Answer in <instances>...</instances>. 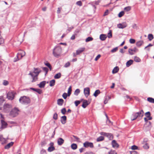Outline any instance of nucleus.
<instances>
[{
	"mask_svg": "<svg viewBox=\"0 0 154 154\" xmlns=\"http://www.w3.org/2000/svg\"><path fill=\"white\" fill-rule=\"evenodd\" d=\"M34 69L33 72H30L29 74V75H30L32 78V82L37 80V76L39 73L41 72V70L39 68H34Z\"/></svg>",
	"mask_w": 154,
	"mask_h": 154,
	"instance_id": "nucleus-1",
	"label": "nucleus"
},
{
	"mask_svg": "<svg viewBox=\"0 0 154 154\" xmlns=\"http://www.w3.org/2000/svg\"><path fill=\"white\" fill-rule=\"evenodd\" d=\"M62 52V49L60 46L56 47L53 50V54L56 57H59Z\"/></svg>",
	"mask_w": 154,
	"mask_h": 154,
	"instance_id": "nucleus-2",
	"label": "nucleus"
},
{
	"mask_svg": "<svg viewBox=\"0 0 154 154\" xmlns=\"http://www.w3.org/2000/svg\"><path fill=\"white\" fill-rule=\"evenodd\" d=\"M19 101L21 103L26 105L29 103L30 102L29 98L25 96L21 97L19 99Z\"/></svg>",
	"mask_w": 154,
	"mask_h": 154,
	"instance_id": "nucleus-3",
	"label": "nucleus"
},
{
	"mask_svg": "<svg viewBox=\"0 0 154 154\" xmlns=\"http://www.w3.org/2000/svg\"><path fill=\"white\" fill-rule=\"evenodd\" d=\"M19 111V110L17 108L15 107L11 110L9 115L13 117H15L18 115Z\"/></svg>",
	"mask_w": 154,
	"mask_h": 154,
	"instance_id": "nucleus-4",
	"label": "nucleus"
},
{
	"mask_svg": "<svg viewBox=\"0 0 154 154\" xmlns=\"http://www.w3.org/2000/svg\"><path fill=\"white\" fill-rule=\"evenodd\" d=\"M25 54V52L22 50H20V52L17 54V58H15L14 60V62H15L19 60L18 57L20 56H21V58H22L23 56H24Z\"/></svg>",
	"mask_w": 154,
	"mask_h": 154,
	"instance_id": "nucleus-5",
	"label": "nucleus"
},
{
	"mask_svg": "<svg viewBox=\"0 0 154 154\" xmlns=\"http://www.w3.org/2000/svg\"><path fill=\"white\" fill-rule=\"evenodd\" d=\"M15 93L13 91H10L8 92L7 94V97L8 99L12 100L14 97Z\"/></svg>",
	"mask_w": 154,
	"mask_h": 154,
	"instance_id": "nucleus-6",
	"label": "nucleus"
},
{
	"mask_svg": "<svg viewBox=\"0 0 154 154\" xmlns=\"http://www.w3.org/2000/svg\"><path fill=\"white\" fill-rule=\"evenodd\" d=\"M100 134L101 135L106 136L110 140H112L113 138V135L111 133H106L104 132H101L100 133Z\"/></svg>",
	"mask_w": 154,
	"mask_h": 154,
	"instance_id": "nucleus-7",
	"label": "nucleus"
},
{
	"mask_svg": "<svg viewBox=\"0 0 154 154\" xmlns=\"http://www.w3.org/2000/svg\"><path fill=\"white\" fill-rule=\"evenodd\" d=\"M11 105L6 104L4 106V111L5 112H8L12 108Z\"/></svg>",
	"mask_w": 154,
	"mask_h": 154,
	"instance_id": "nucleus-8",
	"label": "nucleus"
},
{
	"mask_svg": "<svg viewBox=\"0 0 154 154\" xmlns=\"http://www.w3.org/2000/svg\"><path fill=\"white\" fill-rule=\"evenodd\" d=\"M84 93L85 96L86 97H88L90 94V90L88 87H87L84 88Z\"/></svg>",
	"mask_w": 154,
	"mask_h": 154,
	"instance_id": "nucleus-9",
	"label": "nucleus"
},
{
	"mask_svg": "<svg viewBox=\"0 0 154 154\" xmlns=\"http://www.w3.org/2000/svg\"><path fill=\"white\" fill-rule=\"evenodd\" d=\"M84 146L87 148L90 147L91 148H93L94 147V145L93 143L91 142H88L86 141L83 144Z\"/></svg>",
	"mask_w": 154,
	"mask_h": 154,
	"instance_id": "nucleus-10",
	"label": "nucleus"
},
{
	"mask_svg": "<svg viewBox=\"0 0 154 154\" xmlns=\"http://www.w3.org/2000/svg\"><path fill=\"white\" fill-rule=\"evenodd\" d=\"M49 145L50 146L48 149V151L49 152H51L54 150L55 149V147L53 146L54 143L53 142H51Z\"/></svg>",
	"mask_w": 154,
	"mask_h": 154,
	"instance_id": "nucleus-11",
	"label": "nucleus"
},
{
	"mask_svg": "<svg viewBox=\"0 0 154 154\" xmlns=\"http://www.w3.org/2000/svg\"><path fill=\"white\" fill-rule=\"evenodd\" d=\"M127 26V24L125 23L122 24L119 23L117 25V27L120 29H124Z\"/></svg>",
	"mask_w": 154,
	"mask_h": 154,
	"instance_id": "nucleus-12",
	"label": "nucleus"
},
{
	"mask_svg": "<svg viewBox=\"0 0 154 154\" xmlns=\"http://www.w3.org/2000/svg\"><path fill=\"white\" fill-rule=\"evenodd\" d=\"M137 50L136 48H134L133 49H128V52L131 55H132L134 54Z\"/></svg>",
	"mask_w": 154,
	"mask_h": 154,
	"instance_id": "nucleus-13",
	"label": "nucleus"
},
{
	"mask_svg": "<svg viewBox=\"0 0 154 154\" xmlns=\"http://www.w3.org/2000/svg\"><path fill=\"white\" fill-rule=\"evenodd\" d=\"M85 50V48H79L76 51V55H79L82 52L84 51Z\"/></svg>",
	"mask_w": 154,
	"mask_h": 154,
	"instance_id": "nucleus-14",
	"label": "nucleus"
},
{
	"mask_svg": "<svg viewBox=\"0 0 154 154\" xmlns=\"http://www.w3.org/2000/svg\"><path fill=\"white\" fill-rule=\"evenodd\" d=\"M66 116H62L61 118L60 121L63 124H64L66 122Z\"/></svg>",
	"mask_w": 154,
	"mask_h": 154,
	"instance_id": "nucleus-15",
	"label": "nucleus"
},
{
	"mask_svg": "<svg viewBox=\"0 0 154 154\" xmlns=\"http://www.w3.org/2000/svg\"><path fill=\"white\" fill-rule=\"evenodd\" d=\"M89 104V103H88L87 100H85L83 101L82 106L83 108H85L88 104Z\"/></svg>",
	"mask_w": 154,
	"mask_h": 154,
	"instance_id": "nucleus-16",
	"label": "nucleus"
},
{
	"mask_svg": "<svg viewBox=\"0 0 154 154\" xmlns=\"http://www.w3.org/2000/svg\"><path fill=\"white\" fill-rule=\"evenodd\" d=\"M0 141L1 142V143L2 144L6 143H7L6 140L1 136H0Z\"/></svg>",
	"mask_w": 154,
	"mask_h": 154,
	"instance_id": "nucleus-17",
	"label": "nucleus"
},
{
	"mask_svg": "<svg viewBox=\"0 0 154 154\" xmlns=\"http://www.w3.org/2000/svg\"><path fill=\"white\" fill-rule=\"evenodd\" d=\"M112 144L113 147L118 148L119 147V145L116 143V141L115 140H113L112 142Z\"/></svg>",
	"mask_w": 154,
	"mask_h": 154,
	"instance_id": "nucleus-18",
	"label": "nucleus"
},
{
	"mask_svg": "<svg viewBox=\"0 0 154 154\" xmlns=\"http://www.w3.org/2000/svg\"><path fill=\"white\" fill-rule=\"evenodd\" d=\"M107 38L106 35V34H102L100 35V38L101 41L105 40Z\"/></svg>",
	"mask_w": 154,
	"mask_h": 154,
	"instance_id": "nucleus-19",
	"label": "nucleus"
},
{
	"mask_svg": "<svg viewBox=\"0 0 154 154\" xmlns=\"http://www.w3.org/2000/svg\"><path fill=\"white\" fill-rule=\"evenodd\" d=\"M46 84V81H43L41 82L38 85L39 87L40 88H43L44 87L45 85Z\"/></svg>",
	"mask_w": 154,
	"mask_h": 154,
	"instance_id": "nucleus-20",
	"label": "nucleus"
},
{
	"mask_svg": "<svg viewBox=\"0 0 154 154\" xmlns=\"http://www.w3.org/2000/svg\"><path fill=\"white\" fill-rule=\"evenodd\" d=\"M145 115L149 120H151L152 119V117L150 116V113L149 112H146L145 113Z\"/></svg>",
	"mask_w": 154,
	"mask_h": 154,
	"instance_id": "nucleus-21",
	"label": "nucleus"
},
{
	"mask_svg": "<svg viewBox=\"0 0 154 154\" xmlns=\"http://www.w3.org/2000/svg\"><path fill=\"white\" fill-rule=\"evenodd\" d=\"M64 140L62 138H59L57 140V143L59 145H62L64 143Z\"/></svg>",
	"mask_w": 154,
	"mask_h": 154,
	"instance_id": "nucleus-22",
	"label": "nucleus"
},
{
	"mask_svg": "<svg viewBox=\"0 0 154 154\" xmlns=\"http://www.w3.org/2000/svg\"><path fill=\"white\" fill-rule=\"evenodd\" d=\"M64 102V100L62 99H59L57 100V103L59 106L63 105Z\"/></svg>",
	"mask_w": 154,
	"mask_h": 154,
	"instance_id": "nucleus-23",
	"label": "nucleus"
},
{
	"mask_svg": "<svg viewBox=\"0 0 154 154\" xmlns=\"http://www.w3.org/2000/svg\"><path fill=\"white\" fill-rule=\"evenodd\" d=\"M30 89L36 92L39 94H41L42 93V90L39 89H36L33 88H30Z\"/></svg>",
	"mask_w": 154,
	"mask_h": 154,
	"instance_id": "nucleus-24",
	"label": "nucleus"
},
{
	"mask_svg": "<svg viewBox=\"0 0 154 154\" xmlns=\"http://www.w3.org/2000/svg\"><path fill=\"white\" fill-rule=\"evenodd\" d=\"M1 123L2 125V128H5L6 127L7 125V123L3 120H1Z\"/></svg>",
	"mask_w": 154,
	"mask_h": 154,
	"instance_id": "nucleus-25",
	"label": "nucleus"
},
{
	"mask_svg": "<svg viewBox=\"0 0 154 154\" xmlns=\"http://www.w3.org/2000/svg\"><path fill=\"white\" fill-rule=\"evenodd\" d=\"M13 144L14 143L12 142H11L6 145L5 146V149H8L13 145Z\"/></svg>",
	"mask_w": 154,
	"mask_h": 154,
	"instance_id": "nucleus-26",
	"label": "nucleus"
},
{
	"mask_svg": "<svg viewBox=\"0 0 154 154\" xmlns=\"http://www.w3.org/2000/svg\"><path fill=\"white\" fill-rule=\"evenodd\" d=\"M138 117H142L143 115L144 112L143 110H142L136 113Z\"/></svg>",
	"mask_w": 154,
	"mask_h": 154,
	"instance_id": "nucleus-27",
	"label": "nucleus"
},
{
	"mask_svg": "<svg viewBox=\"0 0 154 154\" xmlns=\"http://www.w3.org/2000/svg\"><path fill=\"white\" fill-rule=\"evenodd\" d=\"M143 43L144 42L143 41L140 40L137 42L136 45L137 46L140 47L143 44Z\"/></svg>",
	"mask_w": 154,
	"mask_h": 154,
	"instance_id": "nucleus-28",
	"label": "nucleus"
},
{
	"mask_svg": "<svg viewBox=\"0 0 154 154\" xmlns=\"http://www.w3.org/2000/svg\"><path fill=\"white\" fill-rule=\"evenodd\" d=\"M133 60H130L128 61L126 63V66L127 67H129L133 64Z\"/></svg>",
	"mask_w": 154,
	"mask_h": 154,
	"instance_id": "nucleus-29",
	"label": "nucleus"
},
{
	"mask_svg": "<svg viewBox=\"0 0 154 154\" xmlns=\"http://www.w3.org/2000/svg\"><path fill=\"white\" fill-rule=\"evenodd\" d=\"M144 125L145 127H146V126L147 125L149 129H150L152 127L151 122L149 121L146 122Z\"/></svg>",
	"mask_w": 154,
	"mask_h": 154,
	"instance_id": "nucleus-30",
	"label": "nucleus"
},
{
	"mask_svg": "<svg viewBox=\"0 0 154 154\" xmlns=\"http://www.w3.org/2000/svg\"><path fill=\"white\" fill-rule=\"evenodd\" d=\"M119 70V68L118 66L115 67L112 71V73L113 74L117 73Z\"/></svg>",
	"mask_w": 154,
	"mask_h": 154,
	"instance_id": "nucleus-31",
	"label": "nucleus"
},
{
	"mask_svg": "<svg viewBox=\"0 0 154 154\" xmlns=\"http://www.w3.org/2000/svg\"><path fill=\"white\" fill-rule=\"evenodd\" d=\"M136 113H134L133 114L132 116V117L133 118V119H131V120L133 121L135 119H136L137 117H138L137 115V114Z\"/></svg>",
	"mask_w": 154,
	"mask_h": 154,
	"instance_id": "nucleus-32",
	"label": "nucleus"
},
{
	"mask_svg": "<svg viewBox=\"0 0 154 154\" xmlns=\"http://www.w3.org/2000/svg\"><path fill=\"white\" fill-rule=\"evenodd\" d=\"M61 76V74L60 72H59L56 74L54 76V78L55 79H58L60 78Z\"/></svg>",
	"mask_w": 154,
	"mask_h": 154,
	"instance_id": "nucleus-33",
	"label": "nucleus"
},
{
	"mask_svg": "<svg viewBox=\"0 0 154 154\" xmlns=\"http://www.w3.org/2000/svg\"><path fill=\"white\" fill-rule=\"evenodd\" d=\"M50 84L49 85L51 86L52 87L54 86L55 85V80L54 79H53L50 81L49 82Z\"/></svg>",
	"mask_w": 154,
	"mask_h": 154,
	"instance_id": "nucleus-34",
	"label": "nucleus"
},
{
	"mask_svg": "<svg viewBox=\"0 0 154 154\" xmlns=\"http://www.w3.org/2000/svg\"><path fill=\"white\" fill-rule=\"evenodd\" d=\"M100 93V91L99 90H96L94 93V96L95 97H97L98 95Z\"/></svg>",
	"mask_w": 154,
	"mask_h": 154,
	"instance_id": "nucleus-35",
	"label": "nucleus"
},
{
	"mask_svg": "<svg viewBox=\"0 0 154 154\" xmlns=\"http://www.w3.org/2000/svg\"><path fill=\"white\" fill-rule=\"evenodd\" d=\"M104 137L102 136H101L97 138V142L101 141L103 140H104Z\"/></svg>",
	"mask_w": 154,
	"mask_h": 154,
	"instance_id": "nucleus-36",
	"label": "nucleus"
},
{
	"mask_svg": "<svg viewBox=\"0 0 154 154\" xmlns=\"http://www.w3.org/2000/svg\"><path fill=\"white\" fill-rule=\"evenodd\" d=\"M147 101L149 102L154 103V99L152 97H148L147 99Z\"/></svg>",
	"mask_w": 154,
	"mask_h": 154,
	"instance_id": "nucleus-37",
	"label": "nucleus"
},
{
	"mask_svg": "<svg viewBox=\"0 0 154 154\" xmlns=\"http://www.w3.org/2000/svg\"><path fill=\"white\" fill-rule=\"evenodd\" d=\"M77 145L75 143H72L71 145V147L73 149L75 150L77 148Z\"/></svg>",
	"mask_w": 154,
	"mask_h": 154,
	"instance_id": "nucleus-38",
	"label": "nucleus"
},
{
	"mask_svg": "<svg viewBox=\"0 0 154 154\" xmlns=\"http://www.w3.org/2000/svg\"><path fill=\"white\" fill-rule=\"evenodd\" d=\"M148 38L149 40L151 41L153 38V35L151 34H149L148 35Z\"/></svg>",
	"mask_w": 154,
	"mask_h": 154,
	"instance_id": "nucleus-39",
	"label": "nucleus"
},
{
	"mask_svg": "<svg viewBox=\"0 0 154 154\" xmlns=\"http://www.w3.org/2000/svg\"><path fill=\"white\" fill-rule=\"evenodd\" d=\"M144 144L143 146V148L146 149H148L149 148V146L148 144L147 143H143Z\"/></svg>",
	"mask_w": 154,
	"mask_h": 154,
	"instance_id": "nucleus-40",
	"label": "nucleus"
},
{
	"mask_svg": "<svg viewBox=\"0 0 154 154\" xmlns=\"http://www.w3.org/2000/svg\"><path fill=\"white\" fill-rule=\"evenodd\" d=\"M71 88V86H70L68 89L67 96H69L71 94L72 91Z\"/></svg>",
	"mask_w": 154,
	"mask_h": 154,
	"instance_id": "nucleus-41",
	"label": "nucleus"
},
{
	"mask_svg": "<svg viewBox=\"0 0 154 154\" xmlns=\"http://www.w3.org/2000/svg\"><path fill=\"white\" fill-rule=\"evenodd\" d=\"M42 68L43 69V71L45 72V75H46L48 72V69L46 67H42Z\"/></svg>",
	"mask_w": 154,
	"mask_h": 154,
	"instance_id": "nucleus-42",
	"label": "nucleus"
},
{
	"mask_svg": "<svg viewBox=\"0 0 154 154\" xmlns=\"http://www.w3.org/2000/svg\"><path fill=\"white\" fill-rule=\"evenodd\" d=\"M134 61L137 62H139L141 61L140 59L138 57L136 56L134 57Z\"/></svg>",
	"mask_w": 154,
	"mask_h": 154,
	"instance_id": "nucleus-43",
	"label": "nucleus"
},
{
	"mask_svg": "<svg viewBox=\"0 0 154 154\" xmlns=\"http://www.w3.org/2000/svg\"><path fill=\"white\" fill-rule=\"evenodd\" d=\"M80 92V90L79 89H76L74 92V94L75 95H78Z\"/></svg>",
	"mask_w": 154,
	"mask_h": 154,
	"instance_id": "nucleus-44",
	"label": "nucleus"
},
{
	"mask_svg": "<svg viewBox=\"0 0 154 154\" xmlns=\"http://www.w3.org/2000/svg\"><path fill=\"white\" fill-rule=\"evenodd\" d=\"M107 37L109 38H110L112 37V31L111 30H110L109 32L108 33Z\"/></svg>",
	"mask_w": 154,
	"mask_h": 154,
	"instance_id": "nucleus-45",
	"label": "nucleus"
},
{
	"mask_svg": "<svg viewBox=\"0 0 154 154\" xmlns=\"http://www.w3.org/2000/svg\"><path fill=\"white\" fill-rule=\"evenodd\" d=\"M93 40V38L91 37H88L85 40V41L88 42L89 41H92Z\"/></svg>",
	"mask_w": 154,
	"mask_h": 154,
	"instance_id": "nucleus-46",
	"label": "nucleus"
},
{
	"mask_svg": "<svg viewBox=\"0 0 154 154\" xmlns=\"http://www.w3.org/2000/svg\"><path fill=\"white\" fill-rule=\"evenodd\" d=\"M124 10L126 11H128L130 10L131 9V7L130 6H128L125 7L124 9Z\"/></svg>",
	"mask_w": 154,
	"mask_h": 154,
	"instance_id": "nucleus-47",
	"label": "nucleus"
},
{
	"mask_svg": "<svg viewBox=\"0 0 154 154\" xmlns=\"http://www.w3.org/2000/svg\"><path fill=\"white\" fill-rule=\"evenodd\" d=\"M124 14V12L123 11L120 12L118 14V16L119 17H122Z\"/></svg>",
	"mask_w": 154,
	"mask_h": 154,
	"instance_id": "nucleus-48",
	"label": "nucleus"
},
{
	"mask_svg": "<svg viewBox=\"0 0 154 154\" xmlns=\"http://www.w3.org/2000/svg\"><path fill=\"white\" fill-rule=\"evenodd\" d=\"M45 65L47 66L50 69V70H51V64L49 63H45Z\"/></svg>",
	"mask_w": 154,
	"mask_h": 154,
	"instance_id": "nucleus-49",
	"label": "nucleus"
},
{
	"mask_svg": "<svg viewBox=\"0 0 154 154\" xmlns=\"http://www.w3.org/2000/svg\"><path fill=\"white\" fill-rule=\"evenodd\" d=\"M8 82L6 80H4L3 83V84L5 86H6L8 84Z\"/></svg>",
	"mask_w": 154,
	"mask_h": 154,
	"instance_id": "nucleus-50",
	"label": "nucleus"
},
{
	"mask_svg": "<svg viewBox=\"0 0 154 154\" xmlns=\"http://www.w3.org/2000/svg\"><path fill=\"white\" fill-rule=\"evenodd\" d=\"M66 112V110L65 108H63L61 110V113L63 115L65 114Z\"/></svg>",
	"mask_w": 154,
	"mask_h": 154,
	"instance_id": "nucleus-51",
	"label": "nucleus"
},
{
	"mask_svg": "<svg viewBox=\"0 0 154 154\" xmlns=\"http://www.w3.org/2000/svg\"><path fill=\"white\" fill-rule=\"evenodd\" d=\"M109 154H117V152L115 150H111L109 152Z\"/></svg>",
	"mask_w": 154,
	"mask_h": 154,
	"instance_id": "nucleus-52",
	"label": "nucleus"
},
{
	"mask_svg": "<svg viewBox=\"0 0 154 154\" xmlns=\"http://www.w3.org/2000/svg\"><path fill=\"white\" fill-rule=\"evenodd\" d=\"M57 113H55L53 115V119L55 120H57Z\"/></svg>",
	"mask_w": 154,
	"mask_h": 154,
	"instance_id": "nucleus-53",
	"label": "nucleus"
},
{
	"mask_svg": "<svg viewBox=\"0 0 154 154\" xmlns=\"http://www.w3.org/2000/svg\"><path fill=\"white\" fill-rule=\"evenodd\" d=\"M81 103V101L79 100H76L75 102V103L76 106H77L79 104Z\"/></svg>",
	"mask_w": 154,
	"mask_h": 154,
	"instance_id": "nucleus-54",
	"label": "nucleus"
},
{
	"mask_svg": "<svg viewBox=\"0 0 154 154\" xmlns=\"http://www.w3.org/2000/svg\"><path fill=\"white\" fill-rule=\"evenodd\" d=\"M67 96V94L66 93H64L62 95V97L64 99H66Z\"/></svg>",
	"mask_w": 154,
	"mask_h": 154,
	"instance_id": "nucleus-55",
	"label": "nucleus"
},
{
	"mask_svg": "<svg viewBox=\"0 0 154 154\" xmlns=\"http://www.w3.org/2000/svg\"><path fill=\"white\" fill-rule=\"evenodd\" d=\"M70 63L69 62H68L64 65V67H67L70 66Z\"/></svg>",
	"mask_w": 154,
	"mask_h": 154,
	"instance_id": "nucleus-56",
	"label": "nucleus"
},
{
	"mask_svg": "<svg viewBox=\"0 0 154 154\" xmlns=\"http://www.w3.org/2000/svg\"><path fill=\"white\" fill-rule=\"evenodd\" d=\"M129 42L131 44H134L135 43V40L134 39L131 38L129 40Z\"/></svg>",
	"mask_w": 154,
	"mask_h": 154,
	"instance_id": "nucleus-57",
	"label": "nucleus"
},
{
	"mask_svg": "<svg viewBox=\"0 0 154 154\" xmlns=\"http://www.w3.org/2000/svg\"><path fill=\"white\" fill-rule=\"evenodd\" d=\"M76 4L77 5L79 6H80L82 5V3L81 1H79L76 2Z\"/></svg>",
	"mask_w": 154,
	"mask_h": 154,
	"instance_id": "nucleus-58",
	"label": "nucleus"
},
{
	"mask_svg": "<svg viewBox=\"0 0 154 154\" xmlns=\"http://www.w3.org/2000/svg\"><path fill=\"white\" fill-rule=\"evenodd\" d=\"M118 50V48L116 47L111 50V52L112 53H113L116 52Z\"/></svg>",
	"mask_w": 154,
	"mask_h": 154,
	"instance_id": "nucleus-59",
	"label": "nucleus"
},
{
	"mask_svg": "<svg viewBox=\"0 0 154 154\" xmlns=\"http://www.w3.org/2000/svg\"><path fill=\"white\" fill-rule=\"evenodd\" d=\"M41 154H46V151L44 149H42L41 151Z\"/></svg>",
	"mask_w": 154,
	"mask_h": 154,
	"instance_id": "nucleus-60",
	"label": "nucleus"
},
{
	"mask_svg": "<svg viewBox=\"0 0 154 154\" xmlns=\"http://www.w3.org/2000/svg\"><path fill=\"white\" fill-rule=\"evenodd\" d=\"M100 56L101 55L100 54L98 55L95 58V60L96 61H97L100 57Z\"/></svg>",
	"mask_w": 154,
	"mask_h": 154,
	"instance_id": "nucleus-61",
	"label": "nucleus"
},
{
	"mask_svg": "<svg viewBox=\"0 0 154 154\" xmlns=\"http://www.w3.org/2000/svg\"><path fill=\"white\" fill-rule=\"evenodd\" d=\"M138 147L137 146H135V145H133L131 147V149H132L133 150H135L136 149H137Z\"/></svg>",
	"mask_w": 154,
	"mask_h": 154,
	"instance_id": "nucleus-62",
	"label": "nucleus"
},
{
	"mask_svg": "<svg viewBox=\"0 0 154 154\" xmlns=\"http://www.w3.org/2000/svg\"><path fill=\"white\" fill-rule=\"evenodd\" d=\"M4 42V40L2 38H0V45L3 44Z\"/></svg>",
	"mask_w": 154,
	"mask_h": 154,
	"instance_id": "nucleus-63",
	"label": "nucleus"
},
{
	"mask_svg": "<svg viewBox=\"0 0 154 154\" xmlns=\"http://www.w3.org/2000/svg\"><path fill=\"white\" fill-rule=\"evenodd\" d=\"M131 154H138V153L137 151H133L131 152Z\"/></svg>",
	"mask_w": 154,
	"mask_h": 154,
	"instance_id": "nucleus-64",
	"label": "nucleus"
}]
</instances>
